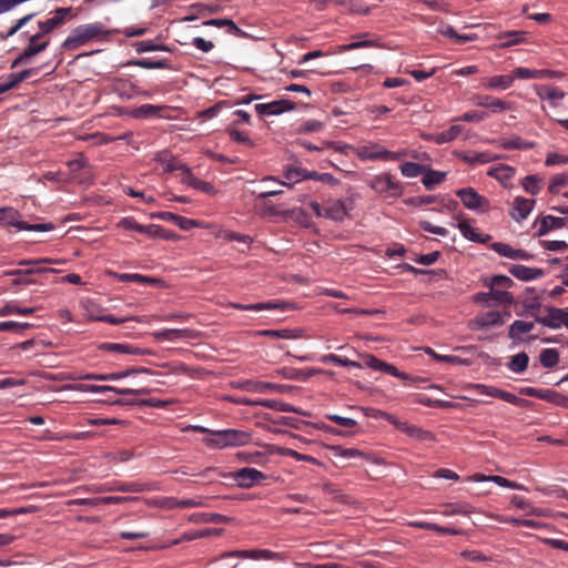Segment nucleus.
Instances as JSON below:
<instances>
[{"label":"nucleus","instance_id":"nucleus-43","mask_svg":"<svg viewBox=\"0 0 568 568\" xmlns=\"http://www.w3.org/2000/svg\"><path fill=\"white\" fill-rule=\"evenodd\" d=\"M528 363V355L525 352H520L510 358L507 366L514 373H523L527 369Z\"/></svg>","mask_w":568,"mask_h":568},{"label":"nucleus","instance_id":"nucleus-64","mask_svg":"<svg viewBox=\"0 0 568 568\" xmlns=\"http://www.w3.org/2000/svg\"><path fill=\"white\" fill-rule=\"evenodd\" d=\"M567 184H568V173L567 174H557L551 179L548 190L550 193H558L559 187L565 186Z\"/></svg>","mask_w":568,"mask_h":568},{"label":"nucleus","instance_id":"nucleus-7","mask_svg":"<svg viewBox=\"0 0 568 568\" xmlns=\"http://www.w3.org/2000/svg\"><path fill=\"white\" fill-rule=\"evenodd\" d=\"M463 204L474 211L487 212L490 210L488 199L480 195L474 187H464L456 191Z\"/></svg>","mask_w":568,"mask_h":568},{"label":"nucleus","instance_id":"nucleus-36","mask_svg":"<svg viewBox=\"0 0 568 568\" xmlns=\"http://www.w3.org/2000/svg\"><path fill=\"white\" fill-rule=\"evenodd\" d=\"M538 398L558 406L568 407V397L552 389L539 388Z\"/></svg>","mask_w":568,"mask_h":568},{"label":"nucleus","instance_id":"nucleus-56","mask_svg":"<svg viewBox=\"0 0 568 568\" xmlns=\"http://www.w3.org/2000/svg\"><path fill=\"white\" fill-rule=\"evenodd\" d=\"M17 229L21 231L48 232L53 230V225L51 223L29 224L20 221V223L17 224Z\"/></svg>","mask_w":568,"mask_h":568},{"label":"nucleus","instance_id":"nucleus-22","mask_svg":"<svg viewBox=\"0 0 568 568\" xmlns=\"http://www.w3.org/2000/svg\"><path fill=\"white\" fill-rule=\"evenodd\" d=\"M475 104L477 106L490 109L493 112H504L513 109V103L503 101L491 95H478L476 98Z\"/></svg>","mask_w":568,"mask_h":568},{"label":"nucleus","instance_id":"nucleus-32","mask_svg":"<svg viewBox=\"0 0 568 568\" xmlns=\"http://www.w3.org/2000/svg\"><path fill=\"white\" fill-rule=\"evenodd\" d=\"M459 159L467 164H485L494 161L493 153L485 152H470V153H460Z\"/></svg>","mask_w":568,"mask_h":568},{"label":"nucleus","instance_id":"nucleus-59","mask_svg":"<svg viewBox=\"0 0 568 568\" xmlns=\"http://www.w3.org/2000/svg\"><path fill=\"white\" fill-rule=\"evenodd\" d=\"M332 450L334 452L335 456H341L344 458H356L364 456V453L356 448H343L341 446H333Z\"/></svg>","mask_w":568,"mask_h":568},{"label":"nucleus","instance_id":"nucleus-44","mask_svg":"<svg viewBox=\"0 0 568 568\" xmlns=\"http://www.w3.org/2000/svg\"><path fill=\"white\" fill-rule=\"evenodd\" d=\"M483 284L487 288H498L499 290V287H501V288L510 287L514 284V282L510 277H508L506 275H494L490 278H484Z\"/></svg>","mask_w":568,"mask_h":568},{"label":"nucleus","instance_id":"nucleus-29","mask_svg":"<svg viewBox=\"0 0 568 568\" xmlns=\"http://www.w3.org/2000/svg\"><path fill=\"white\" fill-rule=\"evenodd\" d=\"M284 176H285L286 181H283V182L278 181V183L281 185H286V186L291 187V185L293 183L304 180V169H302V168L287 169L285 171ZM266 181H276L277 182V180L274 176H265L262 179V182H266Z\"/></svg>","mask_w":568,"mask_h":568},{"label":"nucleus","instance_id":"nucleus-62","mask_svg":"<svg viewBox=\"0 0 568 568\" xmlns=\"http://www.w3.org/2000/svg\"><path fill=\"white\" fill-rule=\"evenodd\" d=\"M497 396L499 399L505 400L515 406L523 407L527 404L526 399L520 398V397L516 396L515 394L503 390V389H500V392L497 394Z\"/></svg>","mask_w":568,"mask_h":568},{"label":"nucleus","instance_id":"nucleus-38","mask_svg":"<svg viewBox=\"0 0 568 568\" xmlns=\"http://www.w3.org/2000/svg\"><path fill=\"white\" fill-rule=\"evenodd\" d=\"M428 165L416 163V162H404L399 165V170L403 176L405 178H416L418 175H424Z\"/></svg>","mask_w":568,"mask_h":568},{"label":"nucleus","instance_id":"nucleus-41","mask_svg":"<svg viewBox=\"0 0 568 568\" xmlns=\"http://www.w3.org/2000/svg\"><path fill=\"white\" fill-rule=\"evenodd\" d=\"M532 328L534 323L517 320L510 325L508 335L513 339H519L523 334L529 333Z\"/></svg>","mask_w":568,"mask_h":568},{"label":"nucleus","instance_id":"nucleus-57","mask_svg":"<svg viewBox=\"0 0 568 568\" xmlns=\"http://www.w3.org/2000/svg\"><path fill=\"white\" fill-rule=\"evenodd\" d=\"M491 248L500 256H505L510 260L515 258L516 248L511 247L509 244L495 242L491 244Z\"/></svg>","mask_w":568,"mask_h":568},{"label":"nucleus","instance_id":"nucleus-30","mask_svg":"<svg viewBox=\"0 0 568 568\" xmlns=\"http://www.w3.org/2000/svg\"><path fill=\"white\" fill-rule=\"evenodd\" d=\"M165 110V106L153 105V104H142L132 110L131 114L135 119H148L162 116V111Z\"/></svg>","mask_w":568,"mask_h":568},{"label":"nucleus","instance_id":"nucleus-45","mask_svg":"<svg viewBox=\"0 0 568 568\" xmlns=\"http://www.w3.org/2000/svg\"><path fill=\"white\" fill-rule=\"evenodd\" d=\"M539 361L544 367L552 368L559 362V353L555 348H545L539 355Z\"/></svg>","mask_w":568,"mask_h":568},{"label":"nucleus","instance_id":"nucleus-40","mask_svg":"<svg viewBox=\"0 0 568 568\" xmlns=\"http://www.w3.org/2000/svg\"><path fill=\"white\" fill-rule=\"evenodd\" d=\"M437 33H439L446 38L454 39L458 43H465L468 41H473L475 39L474 36L458 34L452 26L444 24V23H442L437 28Z\"/></svg>","mask_w":568,"mask_h":568},{"label":"nucleus","instance_id":"nucleus-37","mask_svg":"<svg viewBox=\"0 0 568 568\" xmlns=\"http://www.w3.org/2000/svg\"><path fill=\"white\" fill-rule=\"evenodd\" d=\"M20 213L11 207V206H4L0 207V225L1 226H16L20 223Z\"/></svg>","mask_w":568,"mask_h":568},{"label":"nucleus","instance_id":"nucleus-13","mask_svg":"<svg viewBox=\"0 0 568 568\" xmlns=\"http://www.w3.org/2000/svg\"><path fill=\"white\" fill-rule=\"evenodd\" d=\"M363 359H364V364L374 371L384 372L386 374H389L392 376L400 378L402 381L413 379L410 375H408L404 372H400L393 364H388L384 361H381L379 358H377L374 355H371V354L363 355Z\"/></svg>","mask_w":568,"mask_h":568},{"label":"nucleus","instance_id":"nucleus-20","mask_svg":"<svg viewBox=\"0 0 568 568\" xmlns=\"http://www.w3.org/2000/svg\"><path fill=\"white\" fill-rule=\"evenodd\" d=\"M534 205L535 200L517 196L513 202V210L509 214L515 221L520 222L528 217L534 209Z\"/></svg>","mask_w":568,"mask_h":568},{"label":"nucleus","instance_id":"nucleus-4","mask_svg":"<svg viewBox=\"0 0 568 568\" xmlns=\"http://www.w3.org/2000/svg\"><path fill=\"white\" fill-rule=\"evenodd\" d=\"M49 43V38H44L39 32L32 34L29 38L28 45L23 49L21 54L12 61L11 68L14 69L21 64L27 63L32 57L44 51L48 48Z\"/></svg>","mask_w":568,"mask_h":568},{"label":"nucleus","instance_id":"nucleus-35","mask_svg":"<svg viewBox=\"0 0 568 568\" xmlns=\"http://www.w3.org/2000/svg\"><path fill=\"white\" fill-rule=\"evenodd\" d=\"M499 145L505 150H530L535 146V143L525 141L520 136H514L499 140Z\"/></svg>","mask_w":568,"mask_h":568},{"label":"nucleus","instance_id":"nucleus-27","mask_svg":"<svg viewBox=\"0 0 568 568\" xmlns=\"http://www.w3.org/2000/svg\"><path fill=\"white\" fill-rule=\"evenodd\" d=\"M243 404L252 406H262L278 412H297L293 406L278 399H260V400H243Z\"/></svg>","mask_w":568,"mask_h":568},{"label":"nucleus","instance_id":"nucleus-46","mask_svg":"<svg viewBox=\"0 0 568 568\" xmlns=\"http://www.w3.org/2000/svg\"><path fill=\"white\" fill-rule=\"evenodd\" d=\"M108 402L112 405H145V406H150V407H159V408H162V407H165L168 405L166 402L164 400H160V399H153V398H150V399H142L140 402H129V400H123V399H108Z\"/></svg>","mask_w":568,"mask_h":568},{"label":"nucleus","instance_id":"nucleus-31","mask_svg":"<svg viewBox=\"0 0 568 568\" xmlns=\"http://www.w3.org/2000/svg\"><path fill=\"white\" fill-rule=\"evenodd\" d=\"M445 179V172L435 171L428 166L422 178V183L426 190L432 191L436 187V185L443 183Z\"/></svg>","mask_w":568,"mask_h":568},{"label":"nucleus","instance_id":"nucleus-16","mask_svg":"<svg viewBox=\"0 0 568 568\" xmlns=\"http://www.w3.org/2000/svg\"><path fill=\"white\" fill-rule=\"evenodd\" d=\"M515 77L517 79L528 80V79H559L565 75L564 72L558 70H532L524 67L516 68L514 70Z\"/></svg>","mask_w":568,"mask_h":568},{"label":"nucleus","instance_id":"nucleus-28","mask_svg":"<svg viewBox=\"0 0 568 568\" xmlns=\"http://www.w3.org/2000/svg\"><path fill=\"white\" fill-rule=\"evenodd\" d=\"M566 225V220L552 215H546L539 221V227L536 233L537 236L547 234L550 230L561 229Z\"/></svg>","mask_w":568,"mask_h":568},{"label":"nucleus","instance_id":"nucleus-34","mask_svg":"<svg viewBox=\"0 0 568 568\" xmlns=\"http://www.w3.org/2000/svg\"><path fill=\"white\" fill-rule=\"evenodd\" d=\"M517 79L515 77V73L513 72V75H495L491 78H488L484 85L487 89H500L506 90L511 87L514 80Z\"/></svg>","mask_w":568,"mask_h":568},{"label":"nucleus","instance_id":"nucleus-24","mask_svg":"<svg viewBox=\"0 0 568 568\" xmlns=\"http://www.w3.org/2000/svg\"><path fill=\"white\" fill-rule=\"evenodd\" d=\"M535 91L539 99L550 101L552 106H557V101L566 95L560 89L547 84H536Z\"/></svg>","mask_w":568,"mask_h":568},{"label":"nucleus","instance_id":"nucleus-49","mask_svg":"<svg viewBox=\"0 0 568 568\" xmlns=\"http://www.w3.org/2000/svg\"><path fill=\"white\" fill-rule=\"evenodd\" d=\"M540 182H541V179L538 175H535V174L527 175L521 181V186L524 187V190L527 193H529L531 195H537L541 190Z\"/></svg>","mask_w":568,"mask_h":568},{"label":"nucleus","instance_id":"nucleus-54","mask_svg":"<svg viewBox=\"0 0 568 568\" xmlns=\"http://www.w3.org/2000/svg\"><path fill=\"white\" fill-rule=\"evenodd\" d=\"M463 132V126L452 125L448 130L442 132L438 138V143H446L455 140Z\"/></svg>","mask_w":568,"mask_h":568},{"label":"nucleus","instance_id":"nucleus-12","mask_svg":"<svg viewBox=\"0 0 568 568\" xmlns=\"http://www.w3.org/2000/svg\"><path fill=\"white\" fill-rule=\"evenodd\" d=\"M385 418L390 424H393L398 430L407 434L412 438H416L419 440H432L434 438L433 434L428 430H425L418 426L409 425L406 422L398 420L395 416L385 413Z\"/></svg>","mask_w":568,"mask_h":568},{"label":"nucleus","instance_id":"nucleus-51","mask_svg":"<svg viewBox=\"0 0 568 568\" xmlns=\"http://www.w3.org/2000/svg\"><path fill=\"white\" fill-rule=\"evenodd\" d=\"M324 363H333L337 366H344V367H362V365L355 361H351L348 358H343L335 354H328L325 355L322 359Z\"/></svg>","mask_w":568,"mask_h":568},{"label":"nucleus","instance_id":"nucleus-33","mask_svg":"<svg viewBox=\"0 0 568 568\" xmlns=\"http://www.w3.org/2000/svg\"><path fill=\"white\" fill-rule=\"evenodd\" d=\"M471 505L465 501L448 503L443 506L442 515L450 517L456 515H468L471 513Z\"/></svg>","mask_w":568,"mask_h":568},{"label":"nucleus","instance_id":"nucleus-50","mask_svg":"<svg viewBox=\"0 0 568 568\" xmlns=\"http://www.w3.org/2000/svg\"><path fill=\"white\" fill-rule=\"evenodd\" d=\"M226 132H227L229 136L231 138V140L239 142V143H243L251 148L254 146V142L248 138V135L245 132L239 131L236 129V126L229 125L226 128Z\"/></svg>","mask_w":568,"mask_h":568},{"label":"nucleus","instance_id":"nucleus-11","mask_svg":"<svg viewBox=\"0 0 568 568\" xmlns=\"http://www.w3.org/2000/svg\"><path fill=\"white\" fill-rule=\"evenodd\" d=\"M254 109L261 116L278 115L285 111L294 110L295 103L288 99H281L267 103H257Z\"/></svg>","mask_w":568,"mask_h":568},{"label":"nucleus","instance_id":"nucleus-5","mask_svg":"<svg viewBox=\"0 0 568 568\" xmlns=\"http://www.w3.org/2000/svg\"><path fill=\"white\" fill-rule=\"evenodd\" d=\"M473 302L486 306H509L514 303L511 293L505 290L489 288L488 292H478L473 295Z\"/></svg>","mask_w":568,"mask_h":568},{"label":"nucleus","instance_id":"nucleus-2","mask_svg":"<svg viewBox=\"0 0 568 568\" xmlns=\"http://www.w3.org/2000/svg\"><path fill=\"white\" fill-rule=\"evenodd\" d=\"M108 34L109 31L101 22L81 24L71 31L62 47L65 50H75L90 41L103 39Z\"/></svg>","mask_w":568,"mask_h":568},{"label":"nucleus","instance_id":"nucleus-61","mask_svg":"<svg viewBox=\"0 0 568 568\" xmlns=\"http://www.w3.org/2000/svg\"><path fill=\"white\" fill-rule=\"evenodd\" d=\"M325 417L328 420H331L342 427H345V428H353L357 425V422L354 418L343 417L337 414H327Z\"/></svg>","mask_w":568,"mask_h":568},{"label":"nucleus","instance_id":"nucleus-19","mask_svg":"<svg viewBox=\"0 0 568 568\" xmlns=\"http://www.w3.org/2000/svg\"><path fill=\"white\" fill-rule=\"evenodd\" d=\"M505 317H510V312L500 313L498 311H489L478 315L474 324L476 328L500 326L505 323Z\"/></svg>","mask_w":568,"mask_h":568},{"label":"nucleus","instance_id":"nucleus-23","mask_svg":"<svg viewBox=\"0 0 568 568\" xmlns=\"http://www.w3.org/2000/svg\"><path fill=\"white\" fill-rule=\"evenodd\" d=\"M509 273L521 281L537 280L545 275V272L541 268L528 267L521 264L511 265L509 267Z\"/></svg>","mask_w":568,"mask_h":568},{"label":"nucleus","instance_id":"nucleus-15","mask_svg":"<svg viewBox=\"0 0 568 568\" xmlns=\"http://www.w3.org/2000/svg\"><path fill=\"white\" fill-rule=\"evenodd\" d=\"M388 150L374 142H367L357 148V156L363 161L383 160L387 161Z\"/></svg>","mask_w":568,"mask_h":568},{"label":"nucleus","instance_id":"nucleus-3","mask_svg":"<svg viewBox=\"0 0 568 568\" xmlns=\"http://www.w3.org/2000/svg\"><path fill=\"white\" fill-rule=\"evenodd\" d=\"M368 186L382 199H398L404 194L403 183L396 180L389 172H382L368 181Z\"/></svg>","mask_w":568,"mask_h":568},{"label":"nucleus","instance_id":"nucleus-26","mask_svg":"<svg viewBox=\"0 0 568 568\" xmlns=\"http://www.w3.org/2000/svg\"><path fill=\"white\" fill-rule=\"evenodd\" d=\"M516 174V169L507 165V164H499L497 166L491 168L487 175L490 178L496 179L498 182H500L503 185L506 186V183L510 181Z\"/></svg>","mask_w":568,"mask_h":568},{"label":"nucleus","instance_id":"nucleus-14","mask_svg":"<svg viewBox=\"0 0 568 568\" xmlns=\"http://www.w3.org/2000/svg\"><path fill=\"white\" fill-rule=\"evenodd\" d=\"M234 480L242 488H251L266 478V476L255 468H242L234 473Z\"/></svg>","mask_w":568,"mask_h":568},{"label":"nucleus","instance_id":"nucleus-8","mask_svg":"<svg viewBox=\"0 0 568 568\" xmlns=\"http://www.w3.org/2000/svg\"><path fill=\"white\" fill-rule=\"evenodd\" d=\"M547 315L536 317V322L549 328L557 329L561 326L568 328V308H558L554 306L546 307Z\"/></svg>","mask_w":568,"mask_h":568},{"label":"nucleus","instance_id":"nucleus-1","mask_svg":"<svg viewBox=\"0 0 568 568\" xmlns=\"http://www.w3.org/2000/svg\"><path fill=\"white\" fill-rule=\"evenodd\" d=\"M193 430L205 434L203 442L213 449L244 446L252 440V434L241 429L213 430L204 426H193Z\"/></svg>","mask_w":568,"mask_h":568},{"label":"nucleus","instance_id":"nucleus-10","mask_svg":"<svg viewBox=\"0 0 568 568\" xmlns=\"http://www.w3.org/2000/svg\"><path fill=\"white\" fill-rule=\"evenodd\" d=\"M222 557H240L254 560H284L285 556L282 552H274L268 549H251V550H234L224 552Z\"/></svg>","mask_w":568,"mask_h":568},{"label":"nucleus","instance_id":"nucleus-47","mask_svg":"<svg viewBox=\"0 0 568 568\" xmlns=\"http://www.w3.org/2000/svg\"><path fill=\"white\" fill-rule=\"evenodd\" d=\"M525 32L523 31H507L504 33H500L498 36V39L503 40L506 39L505 42L500 44L501 48H508L511 45H516L523 42Z\"/></svg>","mask_w":568,"mask_h":568},{"label":"nucleus","instance_id":"nucleus-25","mask_svg":"<svg viewBox=\"0 0 568 568\" xmlns=\"http://www.w3.org/2000/svg\"><path fill=\"white\" fill-rule=\"evenodd\" d=\"M348 207L345 202L342 200L331 201L327 203V206L324 211V217L334 220V221H343L347 215Z\"/></svg>","mask_w":568,"mask_h":568},{"label":"nucleus","instance_id":"nucleus-55","mask_svg":"<svg viewBox=\"0 0 568 568\" xmlns=\"http://www.w3.org/2000/svg\"><path fill=\"white\" fill-rule=\"evenodd\" d=\"M36 307H20L18 305H6L1 314L2 315H31L36 312Z\"/></svg>","mask_w":568,"mask_h":568},{"label":"nucleus","instance_id":"nucleus-39","mask_svg":"<svg viewBox=\"0 0 568 568\" xmlns=\"http://www.w3.org/2000/svg\"><path fill=\"white\" fill-rule=\"evenodd\" d=\"M129 64L140 67L143 69H168V70L172 69L171 62L166 59H161V60H155V61H153L151 59H139V60L131 61Z\"/></svg>","mask_w":568,"mask_h":568},{"label":"nucleus","instance_id":"nucleus-42","mask_svg":"<svg viewBox=\"0 0 568 568\" xmlns=\"http://www.w3.org/2000/svg\"><path fill=\"white\" fill-rule=\"evenodd\" d=\"M424 351L427 355H429L433 359H435L437 362H445V363H450V364H456V365H469L470 364V362L466 358H460V357L454 356V355L437 354L430 347H426Z\"/></svg>","mask_w":568,"mask_h":568},{"label":"nucleus","instance_id":"nucleus-17","mask_svg":"<svg viewBox=\"0 0 568 568\" xmlns=\"http://www.w3.org/2000/svg\"><path fill=\"white\" fill-rule=\"evenodd\" d=\"M77 389L81 390V392H90V393L112 392V393H115L119 395H133V394H149L150 393V390L146 388H139V389L118 388V387L109 386V385H85V384L79 385L77 387Z\"/></svg>","mask_w":568,"mask_h":568},{"label":"nucleus","instance_id":"nucleus-48","mask_svg":"<svg viewBox=\"0 0 568 568\" xmlns=\"http://www.w3.org/2000/svg\"><path fill=\"white\" fill-rule=\"evenodd\" d=\"M205 26L225 27L226 31L231 34L239 36L242 30L230 19H212L204 22Z\"/></svg>","mask_w":568,"mask_h":568},{"label":"nucleus","instance_id":"nucleus-53","mask_svg":"<svg viewBox=\"0 0 568 568\" xmlns=\"http://www.w3.org/2000/svg\"><path fill=\"white\" fill-rule=\"evenodd\" d=\"M439 201L438 195H423V196H414L406 199L404 202L407 205H414V206H422V205H428L432 203H436Z\"/></svg>","mask_w":568,"mask_h":568},{"label":"nucleus","instance_id":"nucleus-63","mask_svg":"<svg viewBox=\"0 0 568 568\" xmlns=\"http://www.w3.org/2000/svg\"><path fill=\"white\" fill-rule=\"evenodd\" d=\"M116 226L126 231H135L138 233H141L142 229V224L138 223L136 220L132 216L121 219Z\"/></svg>","mask_w":568,"mask_h":568},{"label":"nucleus","instance_id":"nucleus-9","mask_svg":"<svg viewBox=\"0 0 568 568\" xmlns=\"http://www.w3.org/2000/svg\"><path fill=\"white\" fill-rule=\"evenodd\" d=\"M72 11V8H58L53 12V17L47 19L45 21H39V33L43 36L44 38H48V36L55 30L57 28L61 27L67 19L70 17Z\"/></svg>","mask_w":568,"mask_h":568},{"label":"nucleus","instance_id":"nucleus-58","mask_svg":"<svg viewBox=\"0 0 568 568\" xmlns=\"http://www.w3.org/2000/svg\"><path fill=\"white\" fill-rule=\"evenodd\" d=\"M34 17H36V13H30V14H27V16L22 17L21 19L17 20V22L9 29V31L4 36H1V38L3 40H6V39L14 36L20 29H22Z\"/></svg>","mask_w":568,"mask_h":568},{"label":"nucleus","instance_id":"nucleus-6","mask_svg":"<svg viewBox=\"0 0 568 568\" xmlns=\"http://www.w3.org/2000/svg\"><path fill=\"white\" fill-rule=\"evenodd\" d=\"M81 489L92 493V494H102L109 491H122V493H142L148 490V487L143 484L139 483H114V484H94L90 486H84Z\"/></svg>","mask_w":568,"mask_h":568},{"label":"nucleus","instance_id":"nucleus-21","mask_svg":"<svg viewBox=\"0 0 568 568\" xmlns=\"http://www.w3.org/2000/svg\"><path fill=\"white\" fill-rule=\"evenodd\" d=\"M99 349L106 352H114L119 354H130V355H149L152 354L150 349L135 347L130 344L122 343H102L99 345Z\"/></svg>","mask_w":568,"mask_h":568},{"label":"nucleus","instance_id":"nucleus-18","mask_svg":"<svg viewBox=\"0 0 568 568\" xmlns=\"http://www.w3.org/2000/svg\"><path fill=\"white\" fill-rule=\"evenodd\" d=\"M156 341L175 342L180 339H192L197 336V333L187 328H165L153 333Z\"/></svg>","mask_w":568,"mask_h":568},{"label":"nucleus","instance_id":"nucleus-60","mask_svg":"<svg viewBox=\"0 0 568 568\" xmlns=\"http://www.w3.org/2000/svg\"><path fill=\"white\" fill-rule=\"evenodd\" d=\"M178 175L180 176L181 183L186 184V185H189L191 187L194 186V184H195V182L197 180V178H195L194 174L192 173L191 168H189L185 163L180 169Z\"/></svg>","mask_w":568,"mask_h":568},{"label":"nucleus","instance_id":"nucleus-52","mask_svg":"<svg viewBox=\"0 0 568 568\" xmlns=\"http://www.w3.org/2000/svg\"><path fill=\"white\" fill-rule=\"evenodd\" d=\"M30 327H32V325L29 323H19L13 321L0 322V331H11L16 334H22Z\"/></svg>","mask_w":568,"mask_h":568}]
</instances>
